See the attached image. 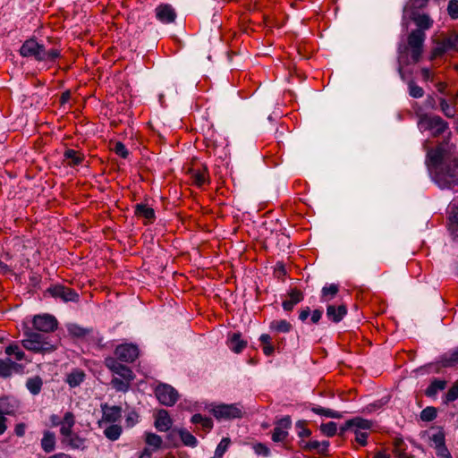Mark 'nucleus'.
<instances>
[{"instance_id": "36", "label": "nucleus", "mask_w": 458, "mask_h": 458, "mask_svg": "<svg viewBox=\"0 0 458 458\" xmlns=\"http://www.w3.org/2000/svg\"><path fill=\"white\" fill-rule=\"evenodd\" d=\"M60 56V51L55 48L47 50L45 47L39 56V62H55Z\"/></svg>"}, {"instance_id": "24", "label": "nucleus", "mask_w": 458, "mask_h": 458, "mask_svg": "<svg viewBox=\"0 0 458 458\" xmlns=\"http://www.w3.org/2000/svg\"><path fill=\"white\" fill-rule=\"evenodd\" d=\"M64 443L73 449H84L86 447V439L74 432L64 437Z\"/></svg>"}, {"instance_id": "9", "label": "nucleus", "mask_w": 458, "mask_h": 458, "mask_svg": "<svg viewBox=\"0 0 458 458\" xmlns=\"http://www.w3.org/2000/svg\"><path fill=\"white\" fill-rule=\"evenodd\" d=\"M46 293L51 297L60 299L64 302L78 301L79 300V294L74 290L63 284L51 285L47 289Z\"/></svg>"}, {"instance_id": "46", "label": "nucleus", "mask_w": 458, "mask_h": 458, "mask_svg": "<svg viewBox=\"0 0 458 458\" xmlns=\"http://www.w3.org/2000/svg\"><path fill=\"white\" fill-rule=\"evenodd\" d=\"M347 307L345 304L341 303L337 306L335 305H328L327 315H346Z\"/></svg>"}, {"instance_id": "15", "label": "nucleus", "mask_w": 458, "mask_h": 458, "mask_svg": "<svg viewBox=\"0 0 458 458\" xmlns=\"http://www.w3.org/2000/svg\"><path fill=\"white\" fill-rule=\"evenodd\" d=\"M33 327L42 332L53 331L57 327L55 317H32Z\"/></svg>"}, {"instance_id": "25", "label": "nucleus", "mask_w": 458, "mask_h": 458, "mask_svg": "<svg viewBox=\"0 0 458 458\" xmlns=\"http://www.w3.org/2000/svg\"><path fill=\"white\" fill-rule=\"evenodd\" d=\"M177 433L180 436L181 440L183 445L190 447H195L198 445L197 438L188 430L186 429H174L170 436Z\"/></svg>"}, {"instance_id": "13", "label": "nucleus", "mask_w": 458, "mask_h": 458, "mask_svg": "<svg viewBox=\"0 0 458 458\" xmlns=\"http://www.w3.org/2000/svg\"><path fill=\"white\" fill-rule=\"evenodd\" d=\"M44 45L38 44L34 38L26 40L20 48V54L23 57H34L39 61Z\"/></svg>"}, {"instance_id": "41", "label": "nucleus", "mask_w": 458, "mask_h": 458, "mask_svg": "<svg viewBox=\"0 0 458 458\" xmlns=\"http://www.w3.org/2000/svg\"><path fill=\"white\" fill-rule=\"evenodd\" d=\"M104 434L112 441L117 440L122 434V428L118 425H111L104 430Z\"/></svg>"}, {"instance_id": "34", "label": "nucleus", "mask_w": 458, "mask_h": 458, "mask_svg": "<svg viewBox=\"0 0 458 458\" xmlns=\"http://www.w3.org/2000/svg\"><path fill=\"white\" fill-rule=\"evenodd\" d=\"M439 106H440V110L442 111V113L447 118H453L455 116V114H456L455 104H450L445 98H440Z\"/></svg>"}, {"instance_id": "59", "label": "nucleus", "mask_w": 458, "mask_h": 458, "mask_svg": "<svg viewBox=\"0 0 458 458\" xmlns=\"http://www.w3.org/2000/svg\"><path fill=\"white\" fill-rule=\"evenodd\" d=\"M435 451L437 458H452V455L448 451L446 445L441 448H437Z\"/></svg>"}, {"instance_id": "53", "label": "nucleus", "mask_w": 458, "mask_h": 458, "mask_svg": "<svg viewBox=\"0 0 458 458\" xmlns=\"http://www.w3.org/2000/svg\"><path fill=\"white\" fill-rule=\"evenodd\" d=\"M457 399H458V383H455L447 391V393L445 394V403H452Z\"/></svg>"}, {"instance_id": "12", "label": "nucleus", "mask_w": 458, "mask_h": 458, "mask_svg": "<svg viewBox=\"0 0 458 458\" xmlns=\"http://www.w3.org/2000/svg\"><path fill=\"white\" fill-rule=\"evenodd\" d=\"M445 150L442 146H438L436 148H432L428 151L427 163L430 172L433 174V176L435 175V172L438 167L447 164L443 162Z\"/></svg>"}, {"instance_id": "29", "label": "nucleus", "mask_w": 458, "mask_h": 458, "mask_svg": "<svg viewBox=\"0 0 458 458\" xmlns=\"http://www.w3.org/2000/svg\"><path fill=\"white\" fill-rule=\"evenodd\" d=\"M55 446V436L53 432L46 431L41 439V447L46 453H51Z\"/></svg>"}, {"instance_id": "44", "label": "nucleus", "mask_w": 458, "mask_h": 458, "mask_svg": "<svg viewBox=\"0 0 458 458\" xmlns=\"http://www.w3.org/2000/svg\"><path fill=\"white\" fill-rule=\"evenodd\" d=\"M449 230L455 238H458V211L450 214Z\"/></svg>"}, {"instance_id": "57", "label": "nucleus", "mask_w": 458, "mask_h": 458, "mask_svg": "<svg viewBox=\"0 0 458 458\" xmlns=\"http://www.w3.org/2000/svg\"><path fill=\"white\" fill-rule=\"evenodd\" d=\"M253 449L254 452L259 455L268 456L270 454L268 447L262 443L254 445Z\"/></svg>"}, {"instance_id": "6", "label": "nucleus", "mask_w": 458, "mask_h": 458, "mask_svg": "<svg viewBox=\"0 0 458 458\" xmlns=\"http://www.w3.org/2000/svg\"><path fill=\"white\" fill-rule=\"evenodd\" d=\"M155 394L158 402L165 406H173L179 398L177 390L165 383H160L157 386Z\"/></svg>"}, {"instance_id": "1", "label": "nucleus", "mask_w": 458, "mask_h": 458, "mask_svg": "<svg viewBox=\"0 0 458 458\" xmlns=\"http://www.w3.org/2000/svg\"><path fill=\"white\" fill-rule=\"evenodd\" d=\"M434 181L442 189L458 184V160L454 159L438 167L435 172Z\"/></svg>"}, {"instance_id": "31", "label": "nucleus", "mask_w": 458, "mask_h": 458, "mask_svg": "<svg viewBox=\"0 0 458 458\" xmlns=\"http://www.w3.org/2000/svg\"><path fill=\"white\" fill-rule=\"evenodd\" d=\"M131 383V382H129L127 380L122 379V378H120L118 377H114L111 379L110 385L117 392L126 393L130 389Z\"/></svg>"}, {"instance_id": "49", "label": "nucleus", "mask_w": 458, "mask_h": 458, "mask_svg": "<svg viewBox=\"0 0 458 458\" xmlns=\"http://www.w3.org/2000/svg\"><path fill=\"white\" fill-rule=\"evenodd\" d=\"M321 431L327 437H333L335 435L337 431V425L335 422L330 421L325 424H322Z\"/></svg>"}, {"instance_id": "4", "label": "nucleus", "mask_w": 458, "mask_h": 458, "mask_svg": "<svg viewBox=\"0 0 458 458\" xmlns=\"http://www.w3.org/2000/svg\"><path fill=\"white\" fill-rule=\"evenodd\" d=\"M22 345L25 349L35 352H51L56 349V346L47 340L43 335L38 333H30L27 338L22 340Z\"/></svg>"}, {"instance_id": "51", "label": "nucleus", "mask_w": 458, "mask_h": 458, "mask_svg": "<svg viewBox=\"0 0 458 458\" xmlns=\"http://www.w3.org/2000/svg\"><path fill=\"white\" fill-rule=\"evenodd\" d=\"M229 445H230V439L226 438V437L223 438L216 448L215 455L223 457V455L226 452Z\"/></svg>"}, {"instance_id": "7", "label": "nucleus", "mask_w": 458, "mask_h": 458, "mask_svg": "<svg viewBox=\"0 0 458 458\" xmlns=\"http://www.w3.org/2000/svg\"><path fill=\"white\" fill-rule=\"evenodd\" d=\"M213 415L217 420H233V419H238L242 416V408L235 403L233 404H225L221 403L218 405H216L211 410Z\"/></svg>"}, {"instance_id": "5", "label": "nucleus", "mask_w": 458, "mask_h": 458, "mask_svg": "<svg viewBox=\"0 0 458 458\" xmlns=\"http://www.w3.org/2000/svg\"><path fill=\"white\" fill-rule=\"evenodd\" d=\"M458 52V33L450 31L439 40L433 49L434 56H441L444 54H452Z\"/></svg>"}, {"instance_id": "33", "label": "nucleus", "mask_w": 458, "mask_h": 458, "mask_svg": "<svg viewBox=\"0 0 458 458\" xmlns=\"http://www.w3.org/2000/svg\"><path fill=\"white\" fill-rule=\"evenodd\" d=\"M42 379L39 377H30L26 382L28 390L34 395L39 394L42 388Z\"/></svg>"}, {"instance_id": "26", "label": "nucleus", "mask_w": 458, "mask_h": 458, "mask_svg": "<svg viewBox=\"0 0 458 458\" xmlns=\"http://www.w3.org/2000/svg\"><path fill=\"white\" fill-rule=\"evenodd\" d=\"M339 293V285L336 284H327L321 290V300L323 301H330L335 299Z\"/></svg>"}, {"instance_id": "43", "label": "nucleus", "mask_w": 458, "mask_h": 458, "mask_svg": "<svg viewBox=\"0 0 458 458\" xmlns=\"http://www.w3.org/2000/svg\"><path fill=\"white\" fill-rule=\"evenodd\" d=\"M409 95L414 98H422L424 95V89L417 85L413 81L408 82Z\"/></svg>"}, {"instance_id": "8", "label": "nucleus", "mask_w": 458, "mask_h": 458, "mask_svg": "<svg viewBox=\"0 0 458 458\" xmlns=\"http://www.w3.org/2000/svg\"><path fill=\"white\" fill-rule=\"evenodd\" d=\"M425 38L426 35L421 30H413L408 37V45L411 48V57L414 63L419 62L420 59Z\"/></svg>"}, {"instance_id": "35", "label": "nucleus", "mask_w": 458, "mask_h": 458, "mask_svg": "<svg viewBox=\"0 0 458 458\" xmlns=\"http://www.w3.org/2000/svg\"><path fill=\"white\" fill-rule=\"evenodd\" d=\"M191 178L193 182L198 185L201 186L207 182L208 172L206 168L203 169H192L191 171Z\"/></svg>"}, {"instance_id": "40", "label": "nucleus", "mask_w": 458, "mask_h": 458, "mask_svg": "<svg viewBox=\"0 0 458 458\" xmlns=\"http://www.w3.org/2000/svg\"><path fill=\"white\" fill-rule=\"evenodd\" d=\"M311 411L318 415L325 416L327 418H335V419H340L342 418V414L338 411H333L331 409L322 408V407H313Z\"/></svg>"}, {"instance_id": "39", "label": "nucleus", "mask_w": 458, "mask_h": 458, "mask_svg": "<svg viewBox=\"0 0 458 458\" xmlns=\"http://www.w3.org/2000/svg\"><path fill=\"white\" fill-rule=\"evenodd\" d=\"M191 421L194 424H201L204 429L209 430L213 427V422L210 418L203 417L201 414H194Z\"/></svg>"}, {"instance_id": "54", "label": "nucleus", "mask_w": 458, "mask_h": 458, "mask_svg": "<svg viewBox=\"0 0 458 458\" xmlns=\"http://www.w3.org/2000/svg\"><path fill=\"white\" fill-rule=\"evenodd\" d=\"M403 440L398 439L394 442V453L397 458H411L404 450L403 449Z\"/></svg>"}, {"instance_id": "42", "label": "nucleus", "mask_w": 458, "mask_h": 458, "mask_svg": "<svg viewBox=\"0 0 458 458\" xmlns=\"http://www.w3.org/2000/svg\"><path fill=\"white\" fill-rule=\"evenodd\" d=\"M5 353L9 356L13 355L17 360L25 359L24 352L16 344H11L5 348Z\"/></svg>"}, {"instance_id": "32", "label": "nucleus", "mask_w": 458, "mask_h": 458, "mask_svg": "<svg viewBox=\"0 0 458 458\" xmlns=\"http://www.w3.org/2000/svg\"><path fill=\"white\" fill-rule=\"evenodd\" d=\"M429 440L430 446L435 450L445 446V437L444 431L442 430H438L437 432L432 434V436L429 437Z\"/></svg>"}, {"instance_id": "30", "label": "nucleus", "mask_w": 458, "mask_h": 458, "mask_svg": "<svg viewBox=\"0 0 458 458\" xmlns=\"http://www.w3.org/2000/svg\"><path fill=\"white\" fill-rule=\"evenodd\" d=\"M446 386V381L442 379H434L426 389V395L428 397L435 396L439 391H442Z\"/></svg>"}, {"instance_id": "56", "label": "nucleus", "mask_w": 458, "mask_h": 458, "mask_svg": "<svg viewBox=\"0 0 458 458\" xmlns=\"http://www.w3.org/2000/svg\"><path fill=\"white\" fill-rule=\"evenodd\" d=\"M69 331L71 334H72L75 336H84L89 334V330L86 328H82L77 325H72L69 327Z\"/></svg>"}, {"instance_id": "10", "label": "nucleus", "mask_w": 458, "mask_h": 458, "mask_svg": "<svg viewBox=\"0 0 458 458\" xmlns=\"http://www.w3.org/2000/svg\"><path fill=\"white\" fill-rule=\"evenodd\" d=\"M105 365L114 375H117L122 379L132 382L135 378L133 371L127 366L121 364L115 358L107 357L105 359Z\"/></svg>"}, {"instance_id": "2", "label": "nucleus", "mask_w": 458, "mask_h": 458, "mask_svg": "<svg viewBox=\"0 0 458 458\" xmlns=\"http://www.w3.org/2000/svg\"><path fill=\"white\" fill-rule=\"evenodd\" d=\"M371 428V422L361 418L349 420L341 428L342 432L352 430L355 435V441L360 445H367L368 430Z\"/></svg>"}, {"instance_id": "63", "label": "nucleus", "mask_w": 458, "mask_h": 458, "mask_svg": "<svg viewBox=\"0 0 458 458\" xmlns=\"http://www.w3.org/2000/svg\"><path fill=\"white\" fill-rule=\"evenodd\" d=\"M15 434L18 437H22L25 434V425L23 423L17 424L15 427Z\"/></svg>"}, {"instance_id": "11", "label": "nucleus", "mask_w": 458, "mask_h": 458, "mask_svg": "<svg viewBox=\"0 0 458 458\" xmlns=\"http://www.w3.org/2000/svg\"><path fill=\"white\" fill-rule=\"evenodd\" d=\"M116 360L123 362H133L139 356L140 351L136 344H121L114 350Z\"/></svg>"}, {"instance_id": "45", "label": "nucleus", "mask_w": 458, "mask_h": 458, "mask_svg": "<svg viewBox=\"0 0 458 458\" xmlns=\"http://www.w3.org/2000/svg\"><path fill=\"white\" fill-rule=\"evenodd\" d=\"M437 414V409L432 406H428L423 409L420 412V419L423 421H432L436 419Z\"/></svg>"}, {"instance_id": "19", "label": "nucleus", "mask_w": 458, "mask_h": 458, "mask_svg": "<svg viewBox=\"0 0 458 458\" xmlns=\"http://www.w3.org/2000/svg\"><path fill=\"white\" fill-rule=\"evenodd\" d=\"M302 300V293L299 290H292L283 301V308L285 312L293 310V307Z\"/></svg>"}, {"instance_id": "21", "label": "nucleus", "mask_w": 458, "mask_h": 458, "mask_svg": "<svg viewBox=\"0 0 458 458\" xmlns=\"http://www.w3.org/2000/svg\"><path fill=\"white\" fill-rule=\"evenodd\" d=\"M247 343L241 339L240 333H233L228 337V346L235 353H240L246 347Z\"/></svg>"}, {"instance_id": "61", "label": "nucleus", "mask_w": 458, "mask_h": 458, "mask_svg": "<svg viewBox=\"0 0 458 458\" xmlns=\"http://www.w3.org/2000/svg\"><path fill=\"white\" fill-rule=\"evenodd\" d=\"M276 427L281 428L282 429H284L287 431V429L291 427V420L289 417H284L281 419Z\"/></svg>"}, {"instance_id": "64", "label": "nucleus", "mask_w": 458, "mask_h": 458, "mask_svg": "<svg viewBox=\"0 0 458 458\" xmlns=\"http://www.w3.org/2000/svg\"><path fill=\"white\" fill-rule=\"evenodd\" d=\"M6 428V418L4 415H0V436L5 432Z\"/></svg>"}, {"instance_id": "17", "label": "nucleus", "mask_w": 458, "mask_h": 458, "mask_svg": "<svg viewBox=\"0 0 458 458\" xmlns=\"http://www.w3.org/2000/svg\"><path fill=\"white\" fill-rule=\"evenodd\" d=\"M172 424L173 421L168 411L165 410L158 411L155 420V427L157 429L161 432H165L170 429Z\"/></svg>"}, {"instance_id": "16", "label": "nucleus", "mask_w": 458, "mask_h": 458, "mask_svg": "<svg viewBox=\"0 0 458 458\" xmlns=\"http://www.w3.org/2000/svg\"><path fill=\"white\" fill-rule=\"evenodd\" d=\"M23 366L18 364L10 359H0V377L6 378L13 375V373H21Z\"/></svg>"}, {"instance_id": "62", "label": "nucleus", "mask_w": 458, "mask_h": 458, "mask_svg": "<svg viewBox=\"0 0 458 458\" xmlns=\"http://www.w3.org/2000/svg\"><path fill=\"white\" fill-rule=\"evenodd\" d=\"M421 76L424 81H433V74L431 71L428 68H422L421 69Z\"/></svg>"}, {"instance_id": "23", "label": "nucleus", "mask_w": 458, "mask_h": 458, "mask_svg": "<svg viewBox=\"0 0 458 458\" xmlns=\"http://www.w3.org/2000/svg\"><path fill=\"white\" fill-rule=\"evenodd\" d=\"M439 363L443 367H454L458 365V346L440 357Z\"/></svg>"}, {"instance_id": "38", "label": "nucleus", "mask_w": 458, "mask_h": 458, "mask_svg": "<svg viewBox=\"0 0 458 458\" xmlns=\"http://www.w3.org/2000/svg\"><path fill=\"white\" fill-rule=\"evenodd\" d=\"M414 21L422 31L429 29L433 24V21L427 14H419L414 18Z\"/></svg>"}, {"instance_id": "55", "label": "nucleus", "mask_w": 458, "mask_h": 458, "mask_svg": "<svg viewBox=\"0 0 458 458\" xmlns=\"http://www.w3.org/2000/svg\"><path fill=\"white\" fill-rule=\"evenodd\" d=\"M7 260V255L0 257V273L3 275L13 274V270L6 262Z\"/></svg>"}, {"instance_id": "18", "label": "nucleus", "mask_w": 458, "mask_h": 458, "mask_svg": "<svg viewBox=\"0 0 458 458\" xmlns=\"http://www.w3.org/2000/svg\"><path fill=\"white\" fill-rule=\"evenodd\" d=\"M134 213L138 217L144 218L145 224L152 223L155 219L154 209L143 203H138L135 205Z\"/></svg>"}, {"instance_id": "52", "label": "nucleus", "mask_w": 458, "mask_h": 458, "mask_svg": "<svg viewBox=\"0 0 458 458\" xmlns=\"http://www.w3.org/2000/svg\"><path fill=\"white\" fill-rule=\"evenodd\" d=\"M447 12L453 20L458 19V0H450L447 6Z\"/></svg>"}, {"instance_id": "47", "label": "nucleus", "mask_w": 458, "mask_h": 458, "mask_svg": "<svg viewBox=\"0 0 458 458\" xmlns=\"http://www.w3.org/2000/svg\"><path fill=\"white\" fill-rule=\"evenodd\" d=\"M146 443L155 447L156 449L159 448L162 445V438L158 435L155 433H147L146 434Z\"/></svg>"}, {"instance_id": "60", "label": "nucleus", "mask_w": 458, "mask_h": 458, "mask_svg": "<svg viewBox=\"0 0 458 458\" xmlns=\"http://www.w3.org/2000/svg\"><path fill=\"white\" fill-rule=\"evenodd\" d=\"M412 109L418 118V121L420 120L423 116H428L429 114L423 113L422 107L418 104L414 103L412 105Z\"/></svg>"}, {"instance_id": "50", "label": "nucleus", "mask_w": 458, "mask_h": 458, "mask_svg": "<svg viewBox=\"0 0 458 458\" xmlns=\"http://www.w3.org/2000/svg\"><path fill=\"white\" fill-rule=\"evenodd\" d=\"M288 435V432L284 429H282L281 428L275 427L273 434H272V439L275 442H282L284 441Z\"/></svg>"}, {"instance_id": "22", "label": "nucleus", "mask_w": 458, "mask_h": 458, "mask_svg": "<svg viewBox=\"0 0 458 458\" xmlns=\"http://www.w3.org/2000/svg\"><path fill=\"white\" fill-rule=\"evenodd\" d=\"M103 420L108 422H115L121 417L122 409L119 406H102Z\"/></svg>"}, {"instance_id": "48", "label": "nucleus", "mask_w": 458, "mask_h": 458, "mask_svg": "<svg viewBox=\"0 0 458 458\" xmlns=\"http://www.w3.org/2000/svg\"><path fill=\"white\" fill-rule=\"evenodd\" d=\"M112 150L119 157L123 158H126L129 156V151L125 145L122 143L121 141L114 142V146L112 147Z\"/></svg>"}, {"instance_id": "28", "label": "nucleus", "mask_w": 458, "mask_h": 458, "mask_svg": "<svg viewBox=\"0 0 458 458\" xmlns=\"http://www.w3.org/2000/svg\"><path fill=\"white\" fill-rule=\"evenodd\" d=\"M85 379V373L81 369H74L67 375L66 382L71 387L80 386Z\"/></svg>"}, {"instance_id": "27", "label": "nucleus", "mask_w": 458, "mask_h": 458, "mask_svg": "<svg viewBox=\"0 0 458 458\" xmlns=\"http://www.w3.org/2000/svg\"><path fill=\"white\" fill-rule=\"evenodd\" d=\"M64 157V159L67 161V165L70 166L79 165L82 163L84 159L83 154L72 148L65 150Z\"/></svg>"}, {"instance_id": "3", "label": "nucleus", "mask_w": 458, "mask_h": 458, "mask_svg": "<svg viewBox=\"0 0 458 458\" xmlns=\"http://www.w3.org/2000/svg\"><path fill=\"white\" fill-rule=\"evenodd\" d=\"M418 128L420 131H428L433 137H437L448 130V123L438 115L429 114L418 121Z\"/></svg>"}, {"instance_id": "37", "label": "nucleus", "mask_w": 458, "mask_h": 458, "mask_svg": "<svg viewBox=\"0 0 458 458\" xmlns=\"http://www.w3.org/2000/svg\"><path fill=\"white\" fill-rule=\"evenodd\" d=\"M270 328L278 333H287L291 330L292 325L284 319L274 320L270 324Z\"/></svg>"}, {"instance_id": "58", "label": "nucleus", "mask_w": 458, "mask_h": 458, "mask_svg": "<svg viewBox=\"0 0 458 458\" xmlns=\"http://www.w3.org/2000/svg\"><path fill=\"white\" fill-rule=\"evenodd\" d=\"M12 409L9 407L7 398H0V415L11 414Z\"/></svg>"}, {"instance_id": "20", "label": "nucleus", "mask_w": 458, "mask_h": 458, "mask_svg": "<svg viewBox=\"0 0 458 458\" xmlns=\"http://www.w3.org/2000/svg\"><path fill=\"white\" fill-rule=\"evenodd\" d=\"M75 424V417L72 412L66 411L64 415L63 420L60 422V433L63 437L69 436L72 432V428Z\"/></svg>"}, {"instance_id": "14", "label": "nucleus", "mask_w": 458, "mask_h": 458, "mask_svg": "<svg viewBox=\"0 0 458 458\" xmlns=\"http://www.w3.org/2000/svg\"><path fill=\"white\" fill-rule=\"evenodd\" d=\"M156 18L164 24L173 23L176 19V12L169 4H160L155 9Z\"/></svg>"}]
</instances>
